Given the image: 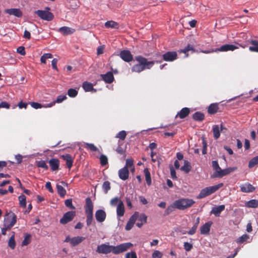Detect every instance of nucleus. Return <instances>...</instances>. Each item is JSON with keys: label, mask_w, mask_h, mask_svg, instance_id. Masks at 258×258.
<instances>
[{"label": "nucleus", "mask_w": 258, "mask_h": 258, "mask_svg": "<svg viewBox=\"0 0 258 258\" xmlns=\"http://www.w3.org/2000/svg\"><path fill=\"white\" fill-rule=\"evenodd\" d=\"M132 246L130 242L121 243L117 246L102 244L97 246L96 251L99 253L107 254L112 252L113 254H118L126 251Z\"/></svg>", "instance_id": "f257e3e1"}, {"label": "nucleus", "mask_w": 258, "mask_h": 258, "mask_svg": "<svg viewBox=\"0 0 258 258\" xmlns=\"http://www.w3.org/2000/svg\"><path fill=\"white\" fill-rule=\"evenodd\" d=\"M136 60L138 63L136 64L132 68V72L140 73L145 69H150L155 62L161 63L162 60L157 61H148V59L142 56H137L135 57Z\"/></svg>", "instance_id": "f03ea898"}, {"label": "nucleus", "mask_w": 258, "mask_h": 258, "mask_svg": "<svg viewBox=\"0 0 258 258\" xmlns=\"http://www.w3.org/2000/svg\"><path fill=\"white\" fill-rule=\"evenodd\" d=\"M93 203L90 197L85 200L84 205L85 214L86 216V224L88 226L91 225L93 221Z\"/></svg>", "instance_id": "7ed1b4c3"}, {"label": "nucleus", "mask_w": 258, "mask_h": 258, "mask_svg": "<svg viewBox=\"0 0 258 258\" xmlns=\"http://www.w3.org/2000/svg\"><path fill=\"white\" fill-rule=\"evenodd\" d=\"M195 203L192 199L182 198L175 201L173 202V207L177 209L184 210L191 207Z\"/></svg>", "instance_id": "20e7f679"}, {"label": "nucleus", "mask_w": 258, "mask_h": 258, "mask_svg": "<svg viewBox=\"0 0 258 258\" xmlns=\"http://www.w3.org/2000/svg\"><path fill=\"white\" fill-rule=\"evenodd\" d=\"M223 186L222 183H219L218 184L214 186L207 187L201 190L200 192L198 198L202 199L205 198L218 190L220 188Z\"/></svg>", "instance_id": "39448f33"}, {"label": "nucleus", "mask_w": 258, "mask_h": 258, "mask_svg": "<svg viewBox=\"0 0 258 258\" xmlns=\"http://www.w3.org/2000/svg\"><path fill=\"white\" fill-rule=\"evenodd\" d=\"M7 216V217L5 218L4 219V226H9L11 229L16 223L17 216L14 213H10Z\"/></svg>", "instance_id": "423d86ee"}, {"label": "nucleus", "mask_w": 258, "mask_h": 258, "mask_svg": "<svg viewBox=\"0 0 258 258\" xmlns=\"http://www.w3.org/2000/svg\"><path fill=\"white\" fill-rule=\"evenodd\" d=\"M35 13L41 19L47 21L52 20L54 18L53 14L47 11L37 10Z\"/></svg>", "instance_id": "0eeeda50"}, {"label": "nucleus", "mask_w": 258, "mask_h": 258, "mask_svg": "<svg viewBox=\"0 0 258 258\" xmlns=\"http://www.w3.org/2000/svg\"><path fill=\"white\" fill-rule=\"evenodd\" d=\"M75 216V212L69 211L66 213L62 218L60 220V223L62 224H66L71 221Z\"/></svg>", "instance_id": "6e6552de"}, {"label": "nucleus", "mask_w": 258, "mask_h": 258, "mask_svg": "<svg viewBox=\"0 0 258 258\" xmlns=\"http://www.w3.org/2000/svg\"><path fill=\"white\" fill-rule=\"evenodd\" d=\"M138 217L139 212H135L134 214L130 217L125 226V229L126 231H129L133 228Z\"/></svg>", "instance_id": "1a4fd4ad"}, {"label": "nucleus", "mask_w": 258, "mask_h": 258, "mask_svg": "<svg viewBox=\"0 0 258 258\" xmlns=\"http://www.w3.org/2000/svg\"><path fill=\"white\" fill-rule=\"evenodd\" d=\"M163 59L166 61H173L177 58L176 51H168L163 55Z\"/></svg>", "instance_id": "9d476101"}, {"label": "nucleus", "mask_w": 258, "mask_h": 258, "mask_svg": "<svg viewBox=\"0 0 258 258\" xmlns=\"http://www.w3.org/2000/svg\"><path fill=\"white\" fill-rule=\"evenodd\" d=\"M120 57L125 62H130L133 59V56L128 50H123L120 52Z\"/></svg>", "instance_id": "9b49d317"}, {"label": "nucleus", "mask_w": 258, "mask_h": 258, "mask_svg": "<svg viewBox=\"0 0 258 258\" xmlns=\"http://www.w3.org/2000/svg\"><path fill=\"white\" fill-rule=\"evenodd\" d=\"M236 169V167H229L223 170L220 169V171H219V172H218V174L215 175V176L218 177H222L235 171Z\"/></svg>", "instance_id": "f8f14e48"}, {"label": "nucleus", "mask_w": 258, "mask_h": 258, "mask_svg": "<svg viewBox=\"0 0 258 258\" xmlns=\"http://www.w3.org/2000/svg\"><path fill=\"white\" fill-rule=\"evenodd\" d=\"M95 216L96 220L98 222H103L106 219V214L105 212L103 210H98L96 211Z\"/></svg>", "instance_id": "ddd939ff"}, {"label": "nucleus", "mask_w": 258, "mask_h": 258, "mask_svg": "<svg viewBox=\"0 0 258 258\" xmlns=\"http://www.w3.org/2000/svg\"><path fill=\"white\" fill-rule=\"evenodd\" d=\"M240 190L243 192H251L255 190V187L249 183H245L240 186Z\"/></svg>", "instance_id": "4468645a"}, {"label": "nucleus", "mask_w": 258, "mask_h": 258, "mask_svg": "<svg viewBox=\"0 0 258 258\" xmlns=\"http://www.w3.org/2000/svg\"><path fill=\"white\" fill-rule=\"evenodd\" d=\"M100 76L106 83L111 84L114 80L113 73L111 72H108L105 74H101Z\"/></svg>", "instance_id": "2eb2a0df"}, {"label": "nucleus", "mask_w": 258, "mask_h": 258, "mask_svg": "<svg viewBox=\"0 0 258 258\" xmlns=\"http://www.w3.org/2000/svg\"><path fill=\"white\" fill-rule=\"evenodd\" d=\"M118 176L119 178L123 180H125L128 179L129 176V171L126 167H123L118 171Z\"/></svg>", "instance_id": "dca6fc26"}, {"label": "nucleus", "mask_w": 258, "mask_h": 258, "mask_svg": "<svg viewBox=\"0 0 258 258\" xmlns=\"http://www.w3.org/2000/svg\"><path fill=\"white\" fill-rule=\"evenodd\" d=\"M212 223L211 221H209L202 225L200 227L201 234L203 235L209 234Z\"/></svg>", "instance_id": "f3484780"}, {"label": "nucleus", "mask_w": 258, "mask_h": 258, "mask_svg": "<svg viewBox=\"0 0 258 258\" xmlns=\"http://www.w3.org/2000/svg\"><path fill=\"white\" fill-rule=\"evenodd\" d=\"M5 13L10 15H13L18 18L21 17L23 15L22 12L19 9H9L5 10Z\"/></svg>", "instance_id": "a211bd4d"}, {"label": "nucleus", "mask_w": 258, "mask_h": 258, "mask_svg": "<svg viewBox=\"0 0 258 258\" xmlns=\"http://www.w3.org/2000/svg\"><path fill=\"white\" fill-rule=\"evenodd\" d=\"M66 242H70L72 246H75L81 243V237L77 236L71 238L69 236L64 240Z\"/></svg>", "instance_id": "6ab92c4d"}, {"label": "nucleus", "mask_w": 258, "mask_h": 258, "mask_svg": "<svg viewBox=\"0 0 258 258\" xmlns=\"http://www.w3.org/2000/svg\"><path fill=\"white\" fill-rule=\"evenodd\" d=\"M190 111L189 108L184 107L177 113L175 118L179 117L180 119H183L189 115Z\"/></svg>", "instance_id": "aec40b11"}, {"label": "nucleus", "mask_w": 258, "mask_h": 258, "mask_svg": "<svg viewBox=\"0 0 258 258\" xmlns=\"http://www.w3.org/2000/svg\"><path fill=\"white\" fill-rule=\"evenodd\" d=\"M50 169L52 171H56L59 169V161L56 158H52L49 162Z\"/></svg>", "instance_id": "412c9836"}, {"label": "nucleus", "mask_w": 258, "mask_h": 258, "mask_svg": "<svg viewBox=\"0 0 258 258\" xmlns=\"http://www.w3.org/2000/svg\"><path fill=\"white\" fill-rule=\"evenodd\" d=\"M225 208V205H222L219 206L213 207L211 212V214H213L216 217H219L220 213L224 210Z\"/></svg>", "instance_id": "4be33fe9"}, {"label": "nucleus", "mask_w": 258, "mask_h": 258, "mask_svg": "<svg viewBox=\"0 0 258 258\" xmlns=\"http://www.w3.org/2000/svg\"><path fill=\"white\" fill-rule=\"evenodd\" d=\"M238 48L237 46L233 44H225L222 45L220 48L218 49L219 51H233L234 50Z\"/></svg>", "instance_id": "5701e85b"}, {"label": "nucleus", "mask_w": 258, "mask_h": 258, "mask_svg": "<svg viewBox=\"0 0 258 258\" xmlns=\"http://www.w3.org/2000/svg\"><path fill=\"white\" fill-rule=\"evenodd\" d=\"M138 219L139 222L137 223L136 225L139 228H141L144 224L147 223V216L145 214H141L139 215Z\"/></svg>", "instance_id": "b1692460"}, {"label": "nucleus", "mask_w": 258, "mask_h": 258, "mask_svg": "<svg viewBox=\"0 0 258 258\" xmlns=\"http://www.w3.org/2000/svg\"><path fill=\"white\" fill-rule=\"evenodd\" d=\"M67 98L66 95H59L57 96L56 100L52 101L48 104H47L45 107H51L55 105L56 103H59L62 102L63 101Z\"/></svg>", "instance_id": "393cba45"}, {"label": "nucleus", "mask_w": 258, "mask_h": 258, "mask_svg": "<svg viewBox=\"0 0 258 258\" xmlns=\"http://www.w3.org/2000/svg\"><path fill=\"white\" fill-rule=\"evenodd\" d=\"M82 87L86 92H95L96 90L93 88V84L88 82H84L82 84Z\"/></svg>", "instance_id": "a878e982"}, {"label": "nucleus", "mask_w": 258, "mask_h": 258, "mask_svg": "<svg viewBox=\"0 0 258 258\" xmlns=\"http://www.w3.org/2000/svg\"><path fill=\"white\" fill-rule=\"evenodd\" d=\"M219 110V104L218 103H212L210 105L208 109V112L210 114H215Z\"/></svg>", "instance_id": "bb28decb"}, {"label": "nucleus", "mask_w": 258, "mask_h": 258, "mask_svg": "<svg viewBox=\"0 0 258 258\" xmlns=\"http://www.w3.org/2000/svg\"><path fill=\"white\" fill-rule=\"evenodd\" d=\"M117 215L118 217H122L124 214V206L122 201H120L117 206L116 209Z\"/></svg>", "instance_id": "cd10ccee"}, {"label": "nucleus", "mask_w": 258, "mask_h": 258, "mask_svg": "<svg viewBox=\"0 0 258 258\" xmlns=\"http://www.w3.org/2000/svg\"><path fill=\"white\" fill-rule=\"evenodd\" d=\"M62 158L66 161L67 167L70 169L73 165V160L70 154H66L61 156Z\"/></svg>", "instance_id": "c85d7f7f"}, {"label": "nucleus", "mask_w": 258, "mask_h": 258, "mask_svg": "<svg viewBox=\"0 0 258 258\" xmlns=\"http://www.w3.org/2000/svg\"><path fill=\"white\" fill-rule=\"evenodd\" d=\"M193 119L197 121H202L205 119V115L200 111L196 112L192 115Z\"/></svg>", "instance_id": "c756f323"}, {"label": "nucleus", "mask_w": 258, "mask_h": 258, "mask_svg": "<svg viewBox=\"0 0 258 258\" xmlns=\"http://www.w3.org/2000/svg\"><path fill=\"white\" fill-rule=\"evenodd\" d=\"M144 173L145 176L146 181L148 185H151L152 180L151 177V174L148 168H146L144 170Z\"/></svg>", "instance_id": "7c9ffc66"}, {"label": "nucleus", "mask_w": 258, "mask_h": 258, "mask_svg": "<svg viewBox=\"0 0 258 258\" xmlns=\"http://www.w3.org/2000/svg\"><path fill=\"white\" fill-rule=\"evenodd\" d=\"M213 136L215 139L217 140L219 138L220 136V127L218 125H214L212 127Z\"/></svg>", "instance_id": "2f4dec72"}, {"label": "nucleus", "mask_w": 258, "mask_h": 258, "mask_svg": "<svg viewBox=\"0 0 258 258\" xmlns=\"http://www.w3.org/2000/svg\"><path fill=\"white\" fill-rule=\"evenodd\" d=\"M200 219L199 217H198L197 218L196 221L195 222V223L194 224L193 226L190 229V230L187 232V233L189 235H194L196 233L197 228L198 227V225L200 223Z\"/></svg>", "instance_id": "473e14b6"}, {"label": "nucleus", "mask_w": 258, "mask_h": 258, "mask_svg": "<svg viewBox=\"0 0 258 258\" xmlns=\"http://www.w3.org/2000/svg\"><path fill=\"white\" fill-rule=\"evenodd\" d=\"M250 43L252 46H249V50L252 52H258V41L255 40H251Z\"/></svg>", "instance_id": "72a5a7b5"}, {"label": "nucleus", "mask_w": 258, "mask_h": 258, "mask_svg": "<svg viewBox=\"0 0 258 258\" xmlns=\"http://www.w3.org/2000/svg\"><path fill=\"white\" fill-rule=\"evenodd\" d=\"M106 28H111L117 29L119 27V24L113 21H108L105 22L104 24Z\"/></svg>", "instance_id": "f704fd0d"}, {"label": "nucleus", "mask_w": 258, "mask_h": 258, "mask_svg": "<svg viewBox=\"0 0 258 258\" xmlns=\"http://www.w3.org/2000/svg\"><path fill=\"white\" fill-rule=\"evenodd\" d=\"M56 189L57 193L60 196V197L63 198L66 195L67 192L66 189L62 186V185H60L59 184H57Z\"/></svg>", "instance_id": "c9c22d12"}, {"label": "nucleus", "mask_w": 258, "mask_h": 258, "mask_svg": "<svg viewBox=\"0 0 258 258\" xmlns=\"http://www.w3.org/2000/svg\"><path fill=\"white\" fill-rule=\"evenodd\" d=\"M180 169L186 173H188L191 169L190 163L187 160H184V165L181 166Z\"/></svg>", "instance_id": "e433bc0d"}, {"label": "nucleus", "mask_w": 258, "mask_h": 258, "mask_svg": "<svg viewBox=\"0 0 258 258\" xmlns=\"http://www.w3.org/2000/svg\"><path fill=\"white\" fill-rule=\"evenodd\" d=\"M246 206L248 208H257L258 207V200L255 199L251 200L246 203Z\"/></svg>", "instance_id": "4c0bfd02"}, {"label": "nucleus", "mask_w": 258, "mask_h": 258, "mask_svg": "<svg viewBox=\"0 0 258 258\" xmlns=\"http://www.w3.org/2000/svg\"><path fill=\"white\" fill-rule=\"evenodd\" d=\"M9 246L12 249H14L16 246V242L15 240V232H13V235L10 237L8 241Z\"/></svg>", "instance_id": "58836bf2"}, {"label": "nucleus", "mask_w": 258, "mask_h": 258, "mask_svg": "<svg viewBox=\"0 0 258 258\" xmlns=\"http://www.w3.org/2000/svg\"><path fill=\"white\" fill-rule=\"evenodd\" d=\"M19 201L20 203V206L23 208H26V198L25 195H21L19 198Z\"/></svg>", "instance_id": "ea45409f"}, {"label": "nucleus", "mask_w": 258, "mask_h": 258, "mask_svg": "<svg viewBox=\"0 0 258 258\" xmlns=\"http://www.w3.org/2000/svg\"><path fill=\"white\" fill-rule=\"evenodd\" d=\"M84 147L92 152L98 151V148L93 144L84 143Z\"/></svg>", "instance_id": "a19ab883"}, {"label": "nucleus", "mask_w": 258, "mask_h": 258, "mask_svg": "<svg viewBox=\"0 0 258 258\" xmlns=\"http://www.w3.org/2000/svg\"><path fill=\"white\" fill-rule=\"evenodd\" d=\"M258 164V155L251 159L248 163V167L251 168Z\"/></svg>", "instance_id": "79ce46f5"}, {"label": "nucleus", "mask_w": 258, "mask_h": 258, "mask_svg": "<svg viewBox=\"0 0 258 258\" xmlns=\"http://www.w3.org/2000/svg\"><path fill=\"white\" fill-rule=\"evenodd\" d=\"M110 183L109 181H105L103 182L102 185V188L104 193L107 194L108 191L110 189Z\"/></svg>", "instance_id": "37998d69"}, {"label": "nucleus", "mask_w": 258, "mask_h": 258, "mask_svg": "<svg viewBox=\"0 0 258 258\" xmlns=\"http://www.w3.org/2000/svg\"><path fill=\"white\" fill-rule=\"evenodd\" d=\"M76 30L72 27L64 26L59 29V31L60 32H73Z\"/></svg>", "instance_id": "c03bdc74"}, {"label": "nucleus", "mask_w": 258, "mask_h": 258, "mask_svg": "<svg viewBox=\"0 0 258 258\" xmlns=\"http://www.w3.org/2000/svg\"><path fill=\"white\" fill-rule=\"evenodd\" d=\"M249 236L247 234H243L236 240L237 243H242L249 239Z\"/></svg>", "instance_id": "a18cd8bd"}, {"label": "nucleus", "mask_w": 258, "mask_h": 258, "mask_svg": "<svg viewBox=\"0 0 258 258\" xmlns=\"http://www.w3.org/2000/svg\"><path fill=\"white\" fill-rule=\"evenodd\" d=\"M212 167H213V169L216 171L215 173V175L216 174H218V172H219V171H220V169H221V168H220V167L219 165V164H218V162L217 161H212Z\"/></svg>", "instance_id": "49530a36"}, {"label": "nucleus", "mask_w": 258, "mask_h": 258, "mask_svg": "<svg viewBox=\"0 0 258 258\" xmlns=\"http://www.w3.org/2000/svg\"><path fill=\"white\" fill-rule=\"evenodd\" d=\"M100 161L101 166H105L108 164V158L107 156L104 155H101L100 157Z\"/></svg>", "instance_id": "de8ad7c7"}, {"label": "nucleus", "mask_w": 258, "mask_h": 258, "mask_svg": "<svg viewBox=\"0 0 258 258\" xmlns=\"http://www.w3.org/2000/svg\"><path fill=\"white\" fill-rule=\"evenodd\" d=\"M36 165L37 167L42 168L45 170H47L48 168V166L43 160L37 161Z\"/></svg>", "instance_id": "09e8293b"}, {"label": "nucleus", "mask_w": 258, "mask_h": 258, "mask_svg": "<svg viewBox=\"0 0 258 258\" xmlns=\"http://www.w3.org/2000/svg\"><path fill=\"white\" fill-rule=\"evenodd\" d=\"M121 201L118 197H115L112 199L110 201V204L111 206H116L118 205Z\"/></svg>", "instance_id": "8fccbe9b"}, {"label": "nucleus", "mask_w": 258, "mask_h": 258, "mask_svg": "<svg viewBox=\"0 0 258 258\" xmlns=\"http://www.w3.org/2000/svg\"><path fill=\"white\" fill-rule=\"evenodd\" d=\"M126 136V132L124 131H121L119 132L116 136V138H119L121 140H124Z\"/></svg>", "instance_id": "3c124183"}, {"label": "nucleus", "mask_w": 258, "mask_h": 258, "mask_svg": "<svg viewBox=\"0 0 258 258\" xmlns=\"http://www.w3.org/2000/svg\"><path fill=\"white\" fill-rule=\"evenodd\" d=\"M68 94L71 97H75L78 94V91L75 89H70L68 91Z\"/></svg>", "instance_id": "603ef678"}, {"label": "nucleus", "mask_w": 258, "mask_h": 258, "mask_svg": "<svg viewBox=\"0 0 258 258\" xmlns=\"http://www.w3.org/2000/svg\"><path fill=\"white\" fill-rule=\"evenodd\" d=\"M31 106L35 109H39V108H41L42 107H45V108L47 107H45L46 105H42L40 103H39L37 102H34L31 103Z\"/></svg>", "instance_id": "864d4df0"}, {"label": "nucleus", "mask_w": 258, "mask_h": 258, "mask_svg": "<svg viewBox=\"0 0 258 258\" xmlns=\"http://www.w3.org/2000/svg\"><path fill=\"white\" fill-rule=\"evenodd\" d=\"M31 235L27 234L25 237L24 240L22 241V245H27L30 243Z\"/></svg>", "instance_id": "5fc2aeb1"}, {"label": "nucleus", "mask_w": 258, "mask_h": 258, "mask_svg": "<svg viewBox=\"0 0 258 258\" xmlns=\"http://www.w3.org/2000/svg\"><path fill=\"white\" fill-rule=\"evenodd\" d=\"M183 247L184 249L186 251H189L192 248L193 246L191 243H188L187 242H185L183 244Z\"/></svg>", "instance_id": "6e6d98bb"}, {"label": "nucleus", "mask_w": 258, "mask_h": 258, "mask_svg": "<svg viewBox=\"0 0 258 258\" xmlns=\"http://www.w3.org/2000/svg\"><path fill=\"white\" fill-rule=\"evenodd\" d=\"M116 151L120 155H124L125 156V150L122 148L120 145H119L116 149Z\"/></svg>", "instance_id": "4d7b16f0"}, {"label": "nucleus", "mask_w": 258, "mask_h": 258, "mask_svg": "<svg viewBox=\"0 0 258 258\" xmlns=\"http://www.w3.org/2000/svg\"><path fill=\"white\" fill-rule=\"evenodd\" d=\"M162 253L159 250H155L152 253L153 258H161Z\"/></svg>", "instance_id": "13d9d810"}, {"label": "nucleus", "mask_w": 258, "mask_h": 258, "mask_svg": "<svg viewBox=\"0 0 258 258\" xmlns=\"http://www.w3.org/2000/svg\"><path fill=\"white\" fill-rule=\"evenodd\" d=\"M65 205L71 209H74L75 207L73 206L72 204V200L71 199H67L64 202Z\"/></svg>", "instance_id": "bf43d9fd"}, {"label": "nucleus", "mask_w": 258, "mask_h": 258, "mask_svg": "<svg viewBox=\"0 0 258 258\" xmlns=\"http://www.w3.org/2000/svg\"><path fill=\"white\" fill-rule=\"evenodd\" d=\"M134 165V160L132 158H128L126 160V164L124 167H130L133 166Z\"/></svg>", "instance_id": "052dcab7"}, {"label": "nucleus", "mask_w": 258, "mask_h": 258, "mask_svg": "<svg viewBox=\"0 0 258 258\" xmlns=\"http://www.w3.org/2000/svg\"><path fill=\"white\" fill-rule=\"evenodd\" d=\"M125 258H137L136 253L135 251L127 252L125 254Z\"/></svg>", "instance_id": "680f3d73"}, {"label": "nucleus", "mask_w": 258, "mask_h": 258, "mask_svg": "<svg viewBox=\"0 0 258 258\" xmlns=\"http://www.w3.org/2000/svg\"><path fill=\"white\" fill-rule=\"evenodd\" d=\"M17 52L22 55H25L26 54L25 47L24 46H20L17 49Z\"/></svg>", "instance_id": "e2e57ef3"}, {"label": "nucleus", "mask_w": 258, "mask_h": 258, "mask_svg": "<svg viewBox=\"0 0 258 258\" xmlns=\"http://www.w3.org/2000/svg\"><path fill=\"white\" fill-rule=\"evenodd\" d=\"M170 174H171V176L172 177V179H176L177 178V176L176 175V171L175 170V169H174V168L173 167V166H170Z\"/></svg>", "instance_id": "0e129e2a"}, {"label": "nucleus", "mask_w": 258, "mask_h": 258, "mask_svg": "<svg viewBox=\"0 0 258 258\" xmlns=\"http://www.w3.org/2000/svg\"><path fill=\"white\" fill-rule=\"evenodd\" d=\"M10 107V105L6 101H2L0 102V108H5L7 109H9Z\"/></svg>", "instance_id": "69168bd1"}, {"label": "nucleus", "mask_w": 258, "mask_h": 258, "mask_svg": "<svg viewBox=\"0 0 258 258\" xmlns=\"http://www.w3.org/2000/svg\"><path fill=\"white\" fill-rule=\"evenodd\" d=\"M203 150H202V153L203 154H206L207 153V145L206 141L203 139Z\"/></svg>", "instance_id": "338daca9"}, {"label": "nucleus", "mask_w": 258, "mask_h": 258, "mask_svg": "<svg viewBox=\"0 0 258 258\" xmlns=\"http://www.w3.org/2000/svg\"><path fill=\"white\" fill-rule=\"evenodd\" d=\"M45 187L48 190V191L52 193L53 192V188L51 186V183L50 182H47L45 184Z\"/></svg>", "instance_id": "774afa93"}]
</instances>
